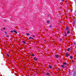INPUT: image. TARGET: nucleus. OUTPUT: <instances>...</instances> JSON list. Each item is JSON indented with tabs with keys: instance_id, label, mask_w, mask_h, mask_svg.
<instances>
[{
	"instance_id": "obj_1",
	"label": "nucleus",
	"mask_w": 76,
	"mask_h": 76,
	"mask_svg": "<svg viewBox=\"0 0 76 76\" xmlns=\"http://www.w3.org/2000/svg\"><path fill=\"white\" fill-rule=\"evenodd\" d=\"M10 32L11 33H15V34H17L18 33H17V31H16L14 30H13V31H10Z\"/></svg>"
},
{
	"instance_id": "obj_2",
	"label": "nucleus",
	"mask_w": 76,
	"mask_h": 76,
	"mask_svg": "<svg viewBox=\"0 0 76 76\" xmlns=\"http://www.w3.org/2000/svg\"><path fill=\"white\" fill-rule=\"evenodd\" d=\"M76 72H75L73 73V76H76Z\"/></svg>"
},
{
	"instance_id": "obj_3",
	"label": "nucleus",
	"mask_w": 76,
	"mask_h": 76,
	"mask_svg": "<svg viewBox=\"0 0 76 76\" xmlns=\"http://www.w3.org/2000/svg\"><path fill=\"white\" fill-rule=\"evenodd\" d=\"M69 27H66V31H69Z\"/></svg>"
},
{
	"instance_id": "obj_4",
	"label": "nucleus",
	"mask_w": 76,
	"mask_h": 76,
	"mask_svg": "<svg viewBox=\"0 0 76 76\" xmlns=\"http://www.w3.org/2000/svg\"><path fill=\"white\" fill-rule=\"evenodd\" d=\"M55 57H56V58H58L59 57V56L57 55H55Z\"/></svg>"
},
{
	"instance_id": "obj_5",
	"label": "nucleus",
	"mask_w": 76,
	"mask_h": 76,
	"mask_svg": "<svg viewBox=\"0 0 76 76\" xmlns=\"http://www.w3.org/2000/svg\"><path fill=\"white\" fill-rule=\"evenodd\" d=\"M34 60H35L36 61H37V60H38V59L36 58V57H34Z\"/></svg>"
},
{
	"instance_id": "obj_6",
	"label": "nucleus",
	"mask_w": 76,
	"mask_h": 76,
	"mask_svg": "<svg viewBox=\"0 0 76 76\" xmlns=\"http://www.w3.org/2000/svg\"><path fill=\"white\" fill-rule=\"evenodd\" d=\"M63 65H67V63L66 62H64L63 63Z\"/></svg>"
},
{
	"instance_id": "obj_7",
	"label": "nucleus",
	"mask_w": 76,
	"mask_h": 76,
	"mask_svg": "<svg viewBox=\"0 0 76 76\" xmlns=\"http://www.w3.org/2000/svg\"><path fill=\"white\" fill-rule=\"evenodd\" d=\"M70 50H71V49L70 48H68L67 50V51H70Z\"/></svg>"
},
{
	"instance_id": "obj_8",
	"label": "nucleus",
	"mask_w": 76,
	"mask_h": 76,
	"mask_svg": "<svg viewBox=\"0 0 76 76\" xmlns=\"http://www.w3.org/2000/svg\"><path fill=\"white\" fill-rule=\"evenodd\" d=\"M49 67L50 68V69H51V68H52V66H51V65H49Z\"/></svg>"
},
{
	"instance_id": "obj_9",
	"label": "nucleus",
	"mask_w": 76,
	"mask_h": 76,
	"mask_svg": "<svg viewBox=\"0 0 76 76\" xmlns=\"http://www.w3.org/2000/svg\"><path fill=\"white\" fill-rule=\"evenodd\" d=\"M61 66L62 68H64V66L63 65H61Z\"/></svg>"
},
{
	"instance_id": "obj_10",
	"label": "nucleus",
	"mask_w": 76,
	"mask_h": 76,
	"mask_svg": "<svg viewBox=\"0 0 76 76\" xmlns=\"http://www.w3.org/2000/svg\"><path fill=\"white\" fill-rule=\"evenodd\" d=\"M46 75L47 76H49L50 75V73H46Z\"/></svg>"
},
{
	"instance_id": "obj_11",
	"label": "nucleus",
	"mask_w": 76,
	"mask_h": 76,
	"mask_svg": "<svg viewBox=\"0 0 76 76\" xmlns=\"http://www.w3.org/2000/svg\"><path fill=\"white\" fill-rule=\"evenodd\" d=\"M33 39V38L31 37H30L29 38V39Z\"/></svg>"
},
{
	"instance_id": "obj_12",
	"label": "nucleus",
	"mask_w": 76,
	"mask_h": 76,
	"mask_svg": "<svg viewBox=\"0 0 76 76\" xmlns=\"http://www.w3.org/2000/svg\"><path fill=\"white\" fill-rule=\"evenodd\" d=\"M66 56H69V55L68 53H66L65 54Z\"/></svg>"
},
{
	"instance_id": "obj_13",
	"label": "nucleus",
	"mask_w": 76,
	"mask_h": 76,
	"mask_svg": "<svg viewBox=\"0 0 76 76\" xmlns=\"http://www.w3.org/2000/svg\"><path fill=\"white\" fill-rule=\"evenodd\" d=\"M70 33V32L69 30H68V31H67V34H69Z\"/></svg>"
},
{
	"instance_id": "obj_14",
	"label": "nucleus",
	"mask_w": 76,
	"mask_h": 76,
	"mask_svg": "<svg viewBox=\"0 0 76 76\" xmlns=\"http://www.w3.org/2000/svg\"><path fill=\"white\" fill-rule=\"evenodd\" d=\"M23 43H24V44H26V42H25L24 41H23Z\"/></svg>"
},
{
	"instance_id": "obj_15",
	"label": "nucleus",
	"mask_w": 76,
	"mask_h": 76,
	"mask_svg": "<svg viewBox=\"0 0 76 76\" xmlns=\"http://www.w3.org/2000/svg\"><path fill=\"white\" fill-rule=\"evenodd\" d=\"M26 34L27 35H29L30 34L29 33H26Z\"/></svg>"
},
{
	"instance_id": "obj_16",
	"label": "nucleus",
	"mask_w": 76,
	"mask_h": 76,
	"mask_svg": "<svg viewBox=\"0 0 76 76\" xmlns=\"http://www.w3.org/2000/svg\"><path fill=\"white\" fill-rule=\"evenodd\" d=\"M70 58L71 59H72V56H70Z\"/></svg>"
},
{
	"instance_id": "obj_17",
	"label": "nucleus",
	"mask_w": 76,
	"mask_h": 76,
	"mask_svg": "<svg viewBox=\"0 0 76 76\" xmlns=\"http://www.w3.org/2000/svg\"><path fill=\"white\" fill-rule=\"evenodd\" d=\"M7 56H8V57H9V55L8 54H7Z\"/></svg>"
},
{
	"instance_id": "obj_18",
	"label": "nucleus",
	"mask_w": 76,
	"mask_h": 76,
	"mask_svg": "<svg viewBox=\"0 0 76 76\" xmlns=\"http://www.w3.org/2000/svg\"><path fill=\"white\" fill-rule=\"evenodd\" d=\"M47 23H49V21L48 20V21H47Z\"/></svg>"
},
{
	"instance_id": "obj_19",
	"label": "nucleus",
	"mask_w": 76,
	"mask_h": 76,
	"mask_svg": "<svg viewBox=\"0 0 76 76\" xmlns=\"http://www.w3.org/2000/svg\"><path fill=\"white\" fill-rule=\"evenodd\" d=\"M74 45H76V43H74Z\"/></svg>"
},
{
	"instance_id": "obj_20",
	"label": "nucleus",
	"mask_w": 76,
	"mask_h": 76,
	"mask_svg": "<svg viewBox=\"0 0 76 76\" xmlns=\"http://www.w3.org/2000/svg\"><path fill=\"white\" fill-rule=\"evenodd\" d=\"M32 56H34L35 55H31Z\"/></svg>"
},
{
	"instance_id": "obj_21",
	"label": "nucleus",
	"mask_w": 76,
	"mask_h": 76,
	"mask_svg": "<svg viewBox=\"0 0 76 76\" xmlns=\"http://www.w3.org/2000/svg\"><path fill=\"white\" fill-rule=\"evenodd\" d=\"M3 29H4V30H5V29H6L5 28H3Z\"/></svg>"
},
{
	"instance_id": "obj_22",
	"label": "nucleus",
	"mask_w": 76,
	"mask_h": 76,
	"mask_svg": "<svg viewBox=\"0 0 76 76\" xmlns=\"http://www.w3.org/2000/svg\"><path fill=\"white\" fill-rule=\"evenodd\" d=\"M65 37H67V35L66 34H65Z\"/></svg>"
},
{
	"instance_id": "obj_23",
	"label": "nucleus",
	"mask_w": 76,
	"mask_h": 76,
	"mask_svg": "<svg viewBox=\"0 0 76 76\" xmlns=\"http://www.w3.org/2000/svg\"><path fill=\"white\" fill-rule=\"evenodd\" d=\"M5 34H7V32L5 31Z\"/></svg>"
},
{
	"instance_id": "obj_24",
	"label": "nucleus",
	"mask_w": 76,
	"mask_h": 76,
	"mask_svg": "<svg viewBox=\"0 0 76 76\" xmlns=\"http://www.w3.org/2000/svg\"><path fill=\"white\" fill-rule=\"evenodd\" d=\"M65 34H66V31L65 32Z\"/></svg>"
},
{
	"instance_id": "obj_25",
	"label": "nucleus",
	"mask_w": 76,
	"mask_h": 76,
	"mask_svg": "<svg viewBox=\"0 0 76 76\" xmlns=\"http://www.w3.org/2000/svg\"><path fill=\"white\" fill-rule=\"evenodd\" d=\"M7 37H9V36H6Z\"/></svg>"
},
{
	"instance_id": "obj_26",
	"label": "nucleus",
	"mask_w": 76,
	"mask_h": 76,
	"mask_svg": "<svg viewBox=\"0 0 76 76\" xmlns=\"http://www.w3.org/2000/svg\"><path fill=\"white\" fill-rule=\"evenodd\" d=\"M33 37H35V36L33 35Z\"/></svg>"
},
{
	"instance_id": "obj_27",
	"label": "nucleus",
	"mask_w": 76,
	"mask_h": 76,
	"mask_svg": "<svg viewBox=\"0 0 76 76\" xmlns=\"http://www.w3.org/2000/svg\"><path fill=\"white\" fill-rule=\"evenodd\" d=\"M50 28H51V26H50Z\"/></svg>"
},
{
	"instance_id": "obj_28",
	"label": "nucleus",
	"mask_w": 76,
	"mask_h": 76,
	"mask_svg": "<svg viewBox=\"0 0 76 76\" xmlns=\"http://www.w3.org/2000/svg\"><path fill=\"white\" fill-rule=\"evenodd\" d=\"M66 2H67V1H65V3H66Z\"/></svg>"
},
{
	"instance_id": "obj_29",
	"label": "nucleus",
	"mask_w": 76,
	"mask_h": 76,
	"mask_svg": "<svg viewBox=\"0 0 76 76\" xmlns=\"http://www.w3.org/2000/svg\"><path fill=\"white\" fill-rule=\"evenodd\" d=\"M1 31H3V30L2 29H1Z\"/></svg>"
},
{
	"instance_id": "obj_30",
	"label": "nucleus",
	"mask_w": 76,
	"mask_h": 76,
	"mask_svg": "<svg viewBox=\"0 0 76 76\" xmlns=\"http://www.w3.org/2000/svg\"><path fill=\"white\" fill-rule=\"evenodd\" d=\"M62 1H63L64 0H62Z\"/></svg>"
},
{
	"instance_id": "obj_31",
	"label": "nucleus",
	"mask_w": 76,
	"mask_h": 76,
	"mask_svg": "<svg viewBox=\"0 0 76 76\" xmlns=\"http://www.w3.org/2000/svg\"><path fill=\"white\" fill-rule=\"evenodd\" d=\"M75 0V1H76V0Z\"/></svg>"
}]
</instances>
